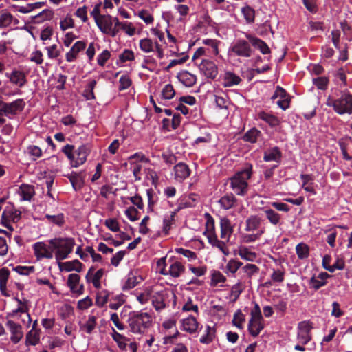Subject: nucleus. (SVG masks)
I'll return each instance as SVG.
<instances>
[{
	"mask_svg": "<svg viewBox=\"0 0 352 352\" xmlns=\"http://www.w3.org/2000/svg\"><path fill=\"white\" fill-rule=\"evenodd\" d=\"M152 316L143 311H131L129 313L128 323L131 332L143 334L152 325Z\"/></svg>",
	"mask_w": 352,
	"mask_h": 352,
	"instance_id": "1",
	"label": "nucleus"
},
{
	"mask_svg": "<svg viewBox=\"0 0 352 352\" xmlns=\"http://www.w3.org/2000/svg\"><path fill=\"white\" fill-rule=\"evenodd\" d=\"M48 242L57 261L67 258L75 245V240L72 237H57L49 240Z\"/></svg>",
	"mask_w": 352,
	"mask_h": 352,
	"instance_id": "2",
	"label": "nucleus"
},
{
	"mask_svg": "<svg viewBox=\"0 0 352 352\" xmlns=\"http://www.w3.org/2000/svg\"><path fill=\"white\" fill-rule=\"evenodd\" d=\"M251 175L252 165L247 164L242 170L237 172L230 178V186L236 195L243 196L247 193L248 180L250 178Z\"/></svg>",
	"mask_w": 352,
	"mask_h": 352,
	"instance_id": "3",
	"label": "nucleus"
},
{
	"mask_svg": "<svg viewBox=\"0 0 352 352\" xmlns=\"http://www.w3.org/2000/svg\"><path fill=\"white\" fill-rule=\"evenodd\" d=\"M326 105L333 107V110L340 115L352 114V95L344 92L337 99L329 96Z\"/></svg>",
	"mask_w": 352,
	"mask_h": 352,
	"instance_id": "4",
	"label": "nucleus"
},
{
	"mask_svg": "<svg viewBox=\"0 0 352 352\" xmlns=\"http://www.w3.org/2000/svg\"><path fill=\"white\" fill-rule=\"evenodd\" d=\"M21 217V211L18 210L13 203L8 201L4 204L1 221L6 228L12 230V223H17Z\"/></svg>",
	"mask_w": 352,
	"mask_h": 352,
	"instance_id": "5",
	"label": "nucleus"
},
{
	"mask_svg": "<svg viewBox=\"0 0 352 352\" xmlns=\"http://www.w3.org/2000/svg\"><path fill=\"white\" fill-rule=\"evenodd\" d=\"M253 307L251 309V318L248 324V330L252 336H256L263 328L261 324L262 314L261 308L256 302H252Z\"/></svg>",
	"mask_w": 352,
	"mask_h": 352,
	"instance_id": "6",
	"label": "nucleus"
},
{
	"mask_svg": "<svg viewBox=\"0 0 352 352\" xmlns=\"http://www.w3.org/2000/svg\"><path fill=\"white\" fill-rule=\"evenodd\" d=\"M25 105V103L22 98L16 99L12 102L0 100V111H3L6 117L12 119L23 110Z\"/></svg>",
	"mask_w": 352,
	"mask_h": 352,
	"instance_id": "7",
	"label": "nucleus"
},
{
	"mask_svg": "<svg viewBox=\"0 0 352 352\" xmlns=\"http://www.w3.org/2000/svg\"><path fill=\"white\" fill-rule=\"evenodd\" d=\"M113 19L114 17L110 14H103L96 22L98 28L102 33L109 34L112 37L118 34V30L113 29Z\"/></svg>",
	"mask_w": 352,
	"mask_h": 352,
	"instance_id": "8",
	"label": "nucleus"
},
{
	"mask_svg": "<svg viewBox=\"0 0 352 352\" xmlns=\"http://www.w3.org/2000/svg\"><path fill=\"white\" fill-rule=\"evenodd\" d=\"M230 52L244 58H249L252 54L250 45L244 39H237L230 47Z\"/></svg>",
	"mask_w": 352,
	"mask_h": 352,
	"instance_id": "9",
	"label": "nucleus"
},
{
	"mask_svg": "<svg viewBox=\"0 0 352 352\" xmlns=\"http://www.w3.org/2000/svg\"><path fill=\"white\" fill-rule=\"evenodd\" d=\"M312 328L309 321H302L298 323L296 338L300 344L305 345L311 340V330Z\"/></svg>",
	"mask_w": 352,
	"mask_h": 352,
	"instance_id": "10",
	"label": "nucleus"
},
{
	"mask_svg": "<svg viewBox=\"0 0 352 352\" xmlns=\"http://www.w3.org/2000/svg\"><path fill=\"white\" fill-rule=\"evenodd\" d=\"M282 158V153L280 148L274 146L265 152V162L274 161L276 164L274 165L270 170H265V179L271 177L273 170L278 167Z\"/></svg>",
	"mask_w": 352,
	"mask_h": 352,
	"instance_id": "11",
	"label": "nucleus"
},
{
	"mask_svg": "<svg viewBox=\"0 0 352 352\" xmlns=\"http://www.w3.org/2000/svg\"><path fill=\"white\" fill-rule=\"evenodd\" d=\"M199 70L204 75L210 79L214 80L218 75L217 65L208 59H201L198 65Z\"/></svg>",
	"mask_w": 352,
	"mask_h": 352,
	"instance_id": "12",
	"label": "nucleus"
},
{
	"mask_svg": "<svg viewBox=\"0 0 352 352\" xmlns=\"http://www.w3.org/2000/svg\"><path fill=\"white\" fill-rule=\"evenodd\" d=\"M33 250L37 260L53 258V250L50 244L48 245L44 242H36L33 245Z\"/></svg>",
	"mask_w": 352,
	"mask_h": 352,
	"instance_id": "13",
	"label": "nucleus"
},
{
	"mask_svg": "<svg viewBox=\"0 0 352 352\" xmlns=\"http://www.w3.org/2000/svg\"><path fill=\"white\" fill-rule=\"evenodd\" d=\"M79 330L82 333L92 334L97 327V317L89 315L85 320L78 322Z\"/></svg>",
	"mask_w": 352,
	"mask_h": 352,
	"instance_id": "14",
	"label": "nucleus"
},
{
	"mask_svg": "<svg viewBox=\"0 0 352 352\" xmlns=\"http://www.w3.org/2000/svg\"><path fill=\"white\" fill-rule=\"evenodd\" d=\"M6 327L11 333V342L13 344L19 343L23 337L21 325L12 320H8L6 322Z\"/></svg>",
	"mask_w": 352,
	"mask_h": 352,
	"instance_id": "15",
	"label": "nucleus"
},
{
	"mask_svg": "<svg viewBox=\"0 0 352 352\" xmlns=\"http://www.w3.org/2000/svg\"><path fill=\"white\" fill-rule=\"evenodd\" d=\"M89 152V148L85 144L81 145L77 150H75L74 160L72 162V167L76 168L83 164L86 162Z\"/></svg>",
	"mask_w": 352,
	"mask_h": 352,
	"instance_id": "16",
	"label": "nucleus"
},
{
	"mask_svg": "<svg viewBox=\"0 0 352 352\" xmlns=\"http://www.w3.org/2000/svg\"><path fill=\"white\" fill-rule=\"evenodd\" d=\"M174 179L182 182L187 179L191 173L189 166L184 162H179L176 164L173 168Z\"/></svg>",
	"mask_w": 352,
	"mask_h": 352,
	"instance_id": "17",
	"label": "nucleus"
},
{
	"mask_svg": "<svg viewBox=\"0 0 352 352\" xmlns=\"http://www.w3.org/2000/svg\"><path fill=\"white\" fill-rule=\"evenodd\" d=\"M6 76L10 82L19 87H23L27 82L25 74L20 70L13 69L11 72H6Z\"/></svg>",
	"mask_w": 352,
	"mask_h": 352,
	"instance_id": "18",
	"label": "nucleus"
},
{
	"mask_svg": "<svg viewBox=\"0 0 352 352\" xmlns=\"http://www.w3.org/2000/svg\"><path fill=\"white\" fill-rule=\"evenodd\" d=\"M18 194L21 201H31L36 195L35 188L30 184H22L19 188Z\"/></svg>",
	"mask_w": 352,
	"mask_h": 352,
	"instance_id": "19",
	"label": "nucleus"
},
{
	"mask_svg": "<svg viewBox=\"0 0 352 352\" xmlns=\"http://www.w3.org/2000/svg\"><path fill=\"white\" fill-rule=\"evenodd\" d=\"M80 276L78 274H70L68 276L67 285L73 293L82 294L84 292L83 285H80Z\"/></svg>",
	"mask_w": 352,
	"mask_h": 352,
	"instance_id": "20",
	"label": "nucleus"
},
{
	"mask_svg": "<svg viewBox=\"0 0 352 352\" xmlns=\"http://www.w3.org/2000/svg\"><path fill=\"white\" fill-rule=\"evenodd\" d=\"M85 174L82 172H72L67 177L75 191L80 190L85 185Z\"/></svg>",
	"mask_w": 352,
	"mask_h": 352,
	"instance_id": "21",
	"label": "nucleus"
},
{
	"mask_svg": "<svg viewBox=\"0 0 352 352\" xmlns=\"http://www.w3.org/2000/svg\"><path fill=\"white\" fill-rule=\"evenodd\" d=\"M86 47V43L83 41L76 42L70 50L66 53L65 58L67 62H74L77 58L78 54Z\"/></svg>",
	"mask_w": 352,
	"mask_h": 352,
	"instance_id": "22",
	"label": "nucleus"
},
{
	"mask_svg": "<svg viewBox=\"0 0 352 352\" xmlns=\"http://www.w3.org/2000/svg\"><path fill=\"white\" fill-rule=\"evenodd\" d=\"M142 278L140 276L137 275L136 272H130L126 277V280L122 285L123 291L129 290L138 285Z\"/></svg>",
	"mask_w": 352,
	"mask_h": 352,
	"instance_id": "23",
	"label": "nucleus"
},
{
	"mask_svg": "<svg viewBox=\"0 0 352 352\" xmlns=\"http://www.w3.org/2000/svg\"><path fill=\"white\" fill-rule=\"evenodd\" d=\"M105 272L104 269L101 268L97 270L95 273L89 275V274H87L85 276V279L87 283H92L94 287L96 289H100L101 288V283L100 280L104 276Z\"/></svg>",
	"mask_w": 352,
	"mask_h": 352,
	"instance_id": "24",
	"label": "nucleus"
},
{
	"mask_svg": "<svg viewBox=\"0 0 352 352\" xmlns=\"http://www.w3.org/2000/svg\"><path fill=\"white\" fill-rule=\"evenodd\" d=\"M221 238L228 240L233 232V227L227 217H223L220 220Z\"/></svg>",
	"mask_w": 352,
	"mask_h": 352,
	"instance_id": "25",
	"label": "nucleus"
},
{
	"mask_svg": "<svg viewBox=\"0 0 352 352\" xmlns=\"http://www.w3.org/2000/svg\"><path fill=\"white\" fill-rule=\"evenodd\" d=\"M83 264L78 259H74L71 261H67L59 264V267L61 271L72 272L76 271L80 272L82 270Z\"/></svg>",
	"mask_w": 352,
	"mask_h": 352,
	"instance_id": "26",
	"label": "nucleus"
},
{
	"mask_svg": "<svg viewBox=\"0 0 352 352\" xmlns=\"http://www.w3.org/2000/svg\"><path fill=\"white\" fill-rule=\"evenodd\" d=\"M177 77L179 82L186 87H192L197 81L196 76L190 74L188 71H182L179 72Z\"/></svg>",
	"mask_w": 352,
	"mask_h": 352,
	"instance_id": "27",
	"label": "nucleus"
},
{
	"mask_svg": "<svg viewBox=\"0 0 352 352\" xmlns=\"http://www.w3.org/2000/svg\"><path fill=\"white\" fill-rule=\"evenodd\" d=\"M151 298L156 311H160L166 307V295L164 292H156Z\"/></svg>",
	"mask_w": 352,
	"mask_h": 352,
	"instance_id": "28",
	"label": "nucleus"
},
{
	"mask_svg": "<svg viewBox=\"0 0 352 352\" xmlns=\"http://www.w3.org/2000/svg\"><path fill=\"white\" fill-rule=\"evenodd\" d=\"M182 329L190 333H195L198 329L199 323L195 317L189 316L182 320Z\"/></svg>",
	"mask_w": 352,
	"mask_h": 352,
	"instance_id": "29",
	"label": "nucleus"
},
{
	"mask_svg": "<svg viewBox=\"0 0 352 352\" xmlns=\"http://www.w3.org/2000/svg\"><path fill=\"white\" fill-rule=\"evenodd\" d=\"M241 81V78L234 73L227 71L224 74L223 78V85L225 87H232L239 85Z\"/></svg>",
	"mask_w": 352,
	"mask_h": 352,
	"instance_id": "30",
	"label": "nucleus"
},
{
	"mask_svg": "<svg viewBox=\"0 0 352 352\" xmlns=\"http://www.w3.org/2000/svg\"><path fill=\"white\" fill-rule=\"evenodd\" d=\"M217 202L224 210H229L234 207L236 202V199L233 194L230 193L221 197Z\"/></svg>",
	"mask_w": 352,
	"mask_h": 352,
	"instance_id": "31",
	"label": "nucleus"
},
{
	"mask_svg": "<svg viewBox=\"0 0 352 352\" xmlns=\"http://www.w3.org/2000/svg\"><path fill=\"white\" fill-rule=\"evenodd\" d=\"M185 271V266L179 261H173L169 266V275L173 278H178Z\"/></svg>",
	"mask_w": 352,
	"mask_h": 352,
	"instance_id": "32",
	"label": "nucleus"
},
{
	"mask_svg": "<svg viewBox=\"0 0 352 352\" xmlns=\"http://www.w3.org/2000/svg\"><path fill=\"white\" fill-rule=\"evenodd\" d=\"M245 36L249 44L250 43L254 48L259 50L264 54V41L252 34L245 33Z\"/></svg>",
	"mask_w": 352,
	"mask_h": 352,
	"instance_id": "33",
	"label": "nucleus"
},
{
	"mask_svg": "<svg viewBox=\"0 0 352 352\" xmlns=\"http://www.w3.org/2000/svg\"><path fill=\"white\" fill-rule=\"evenodd\" d=\"M40 329H31L25 336L26 345H36L40 341Z\"/></svg>",
	"mask_w": 352,
	"mask_h": 352,
	"instance_id": "34",
	"label": "nucleus"
},
{
	"mask_svg": "<svg viewBox=\"0 0 352 352\" xmlns=\"http://www.w3.org/2000/svg\"><path fill=\"white\" fill-rule=\"evenodd\" d=\"M13 20L14 16L7 10H0V28L10 26Z\"/></svg>",
	"mask_w": 352,
	"mask_h": 352,
	"instance_id": "35",
	"label": "nucleus"
},
{
	"mask_svg": "<svg viewBox=\"0 0 352 352\" xmlns=\"http://www.w3.org/2000/svg\"><path fill=\"white\" fill-rule=\"evenodd\" d=\"M111 336L121 350H126V341L129 340L127 338L117 332L114 328H112Z\"/></svg>",
	"mask_w": 352,
	"mask_h": 352,
	"instance_id": "36",
	"label": "nucleus"
},
{
	"mask_svg": "<svg viewBox=\"0 0 352 352\" xmlns=\"http://www.w3.org/2000/svg\"><path fill=\"white\" fill-rule=\"evenodd\" d=\"M45 219L48 223L56 225L58 227H63L65 223V215L63 213H59L56 215L45 214Z\"/></svg>",
	"mask_w": 352,
	"mask_h": 352,
	"instance_id": "37",
	"label": "nucleus"
},
{
	"mask_svg": "<svg viewBox=\"0 0 352 352\" xmlns=\"http://www.w3.org/2000/svg\"><path fill=\"white\" fill-rule=\"evenodd\" d=\"M261 221V218L258 216H251L246 220V226L245 230L248 232L256 230L259 228Z\"/></svg>",
	"mask_w": 352,
	"mask_h": 352,
	"instance_id": "38",
	"label": "nucleus"
},
{
	"mask_svg": "<svg viewBox=\"0 0 352 352\" xmlns=\"http://www.w3.org/2000/svg\"><path fill=\"white\" fill-rule=\"evenodd\" d=\"M26 153L32 161H36L43 155L41 148L36 145H29L26 148Z\"/></svg>",
	"mask_w": 352,
	"mask_h": 352,
	"instance_id": "39",
	"label": "nucleus"
},
{
	"mask_svg": "<svg viewBox=\"0 0 352 352\" xmlns=\"http://www.w3.org/2000/svg\"><path fill=\"white\" fill-rule=\"evenodd\" d=\"M178 210H175L170 212V215H166L163 219V232L168 234L171 228V225L174 221L175 217L177 212Z\"/></svg>",
	"mask_w": 352,
	"mask_h": 352,
	"instance_id": "40",
	"label": "nucleus"
},
{
	"mask_svg": "<svg viewBox=\"0 0 352 352\" xmlns=\"http://www.w3.org/2000/svg\"><path fill=\"white\" fill-rule=\"evenodd\" d=\"M96 80H92L89 81L87 85L86 86L82 94L86 100H94L96 98L94 89L96 87Z\"/></svg>",
	"mask_w": 352,
	"mask_h": 352,
	"instance_id": "41",
	"label": "nucleus"
},
{
	"mask_svg": "<svg viewBox=\"0 0 352 352\" xmlns=\"http://www.w3.org/2000/svg\"><path fill=\"white\" fill-rule=\"evenodd\" d=\"M206 333L200 338V342L202 344H208L213 341L215 329L209 325L206 326Z\"/></svg>",
	"mask_w": 352,
	"mask_h": 352,
	"instance_id": "42",
	"label": "nucleus"
},
{
	"mask_svg": "<svg viewBox=\"0 0 352 352\" xmlns=\"http://www.w3.org/2000/svg\"><path fill=\"white\" fill-rule=\"evenodd\" d=\"M206 237L208 239V242L214 247H217L221 252L225 253L226 243L223 241H219L216 234H207Z\"/></svg>",
	"mask_w": 352,
	"mask_h": 352,
	"instance_id": "43",
	"label": "nucleus"
},
{
	"mask_svg": "<svg viewBox=\"0 0 352 352\" xmlns=\"http://www.w3.org/2000/svg\"><path fill=\"white\" fill-rule=\"evenodd\" d=\"M261 135V133L260 131L255 128H252L244 134L243 140L245 142L254 143L256 142L258 137Z\"/></svg>",
	"mask_w": 352,
	"mask_h": 352,
	"instance_id": "44",
	"label": "nucleus"
},
{
	"mask_svg": "<svg viewBox=\"0 0 352 352\" xmlns=\"http://www.w3.org/2000/svg\"><path fill=\"white\" fill-rule=\"evenodd\" d=\"M140 47L145 53L153 52L155 47V43L150 38H143L140 41Z\"/></svg>",
	"mask_w": 352,
	"mask_h": 352,
	"instance_id": "45",
	"label": "nucleus"
},
{
	"mask_svg": "<svg viewBox=\"0 0 352 352\" xmlns=\"http://www.w3.org/2000/svg\"><path fill=\"white\" fill-rule=\"evenodd\" d=\"M204 217L206 219V230L204 231V234L207 236V234H215L214 220L213 217L209 213H206Z\"/></svg>",
	"mask_w": 352,
	"mask_h": 352,
	"instance_id": "46",
	"label": "nucleus"
},
{
	"mask_svg": "<svg viewBox=\"0 0 352 352\" xmlns=\"http://www.w3.org/2000/svg\"><path fill=\"white\" fill-rule=\"evenodd\" d=\"M296 252L300 259H305L309 255V248L307 244L300 243L296 246Z\"/></svg>",
	"mask_w": 352,
	"mask_h": 352,
	"instance_id": "47",
	"label": "nucleus"
},
{
	"mask_svg": "<svg viewBox=\"0 0 352 352\" xmlns=\"http://www.w3.org/2000/svg\"><path fill=\"white\" fill-rule=\"evenodd\" d=\"M109 293L104 289L98 292L96 294V305L98 307H103L108 301Z\"/></svg>",
	"mask_w": 352,
	"mask_h": 352,
	"instance_id": "48",
	"label": "nucleus"
},
{
	"mask_svg": "<svg viewBox=\"0 0 352 352\" xmlns=\"http://www.w3.org/2000/svg\"><path fill=\"white\" fill-rule=\"evenodd\" d=\"M239 255L243 259L248 261H254L256 258V254L251 252L248 248L241 246L239 249Z\"/></svg>",
	"mask_w": 352,
	"mask_h": 352,
	"instance_id": "49",
	"label": "nucleus"
},
{
	"mask_svg": "<svg viewBox=\"0 0 352 352\" xmlns=\"http://www.w3.org/2000/svg\"><path fill=\"white\" fill-rule=\"evenodd\" d=\"M245 315L242 313L241 310L238 309L233 317L232 324L238 329H243L245 322Z\"/></svg>",
	"mask_w": 352,
	"mask_h": 352,
	"instance_id": "50",
	"label": "nucleus"
},
{
	"mask_svg": "<svg viewBox=\"0 0 352 352\" xmlns=\"http://www.w3.org/2000/svg\"><path fill=\"white\" fill-rule=\"evenodd\" d=\"M54 16V12L52 10L46 9L38 13L34 16L36 23H41L43 21L50 20Z\"/></svg>",
	"mask_w": 352,
	"mask_h": 352,
	"instance_id": "51",
	"label": "nucleus"
},
{
	"mask_svg": "<svg viewBox=\"0 0 352 352\" xmlns=\"http://www.w3.org/2000/svg\"><path fill=\"white\" fill-rule=\"evenodd\" d=\"M45 50H47L48 58L55 59L60 55L63 48L61 47L58 48L57 45L54 44L46 47Z\"/></svg>",
	"mask_w": 352,
	"mask_h": 352,
	"instance_id": "52",
	"label": "nucleus"
},
{
	"mask_svg": "<svg viewBox=\"0 0 352 352\" xmlns=\"http://www.w3.org/2000/svg\"><path fill=\"white\" fill-rule=\"evenodd\" d=\"M280 122V119L277 116L270 113H265V123H267L270 127L276 128Z\"/></svg>",
	"mask_w": 352,
	"mask_h": 352,
	"instance_id": "53",
	"label": "nucleus"
},
{
	"mask_svg": "<svg viewBox=\"0 0 352 352\" xmlns=\"http://www.w3.org/2000/svg\"><path fill=\"white\" fill-rule=\"evenodd\" d=\"M175 94L173 86L171 84H167L162 91V97L164 99L169 100L174 97Z\"/></svg>",
	"mask_w": 352,
	"mask_h": 352,
	"instance_id": "54",
	"label": "nucleus"
},
{
	"mask_svg": "<svg viewBox=\"0 0 352 352\" xmlns=\"http://www.w3.org/2000/svg\"><path fill=\"white\" fill-rule=\"evenodd\" d=\"M263 233V231L260 230L256 234H243L241 235V240L244 243L254 242L258 239Z\"/></svg>",
	"mask_w": 352,
	"mask_h": 352,
	"instance_id": "55",
	"label": "nucleus"
},
{
	"mask_svg": "<svg viewBox=\"0 0 352 352\" xmlns=\"http://www.w3.org/2000/svg\"><path fill=\"white\" fill-rule=\"evenodd\" d=\"M75 146L71 144H66L64 146L61 151L67 156L68 160L70 162V164L72 166V162L74 160V153H75Z\"/></svg>",
	"mask_w": 352,
	"mask_h": 352,
	"instance_id": "56",
	"label": "nucleus"
},
{
	"mask_svg": "<svg viewBox=\"0 0 352 352\" xmlns=\"http://www.w3.org/2000/svg\"><path fill=\"white\" fill-rule=\"evenodd\" d=\"M313 83L318 89L325 90L327 88L329 79L324 76H320L313 79Z\"/></svg>",
	"mask_w": 352,
	"mask_h": 352,
	"instance_id": "57",
	"label": "nucleus"
},
{
	"mask_svg": "<svg viewBox=\"0 0 352 352\" xmlns=\"http://www.w3.org/2000/svg\"><path fill=\"white\" fill-rule=\"evenodd\" d=\"M265 214L267 219L274 225H276L280 219L279 214L272 209H266Z\"/></svg>",
	"mask_w": 352,
	"mask_h": 352,
	"instance_id": "58",
	"label": "nucleus"
},
{
	"mask_svg": "<svg viewBox=\"0 0 352 352\" xmlns=\"http://www.w3.org/2000/svg\"><path fill=\"white\" fill-rule=\"evenodd\" d=\"M74 27V21L71 16L67 15L66 17L60 21V28L63 31Z\"/></svg>",
	"mask_w": 352,
	"mask_h": 352,
	"instance_id": "59",
	"label": "nucleus"
},
{
	"mask_svg": "<svg viewBox=\"0 0 352 352\" xmlns=\"http://www.w3.org/2000/svg\"><path fill=\"white\" fill-rule=\"evenodd\" d=\"M243 289V285L240 283H238L232 286L231 289L230 296L232 298L233 301H236L238 299Z\"/></svg>",
	"mask_w": 352,
	"mask_h": 352,
	"instance_id": "60",
	"label": "nucleus"
},
{
	"mask_svg": "<svg viewBox=\"0 0 352 352\" xmlns=\"http://www.w3.org/2000/svg\"><path fill=\"white\" fill-rule=\"evenodd\" d=\"M285 271L280 269H274L273 273L271 275V278L273 282L281 283L284 280Z\"/></svg>",
	"mask_w": 352,
	"mask_h": 352,
	"instance_id": "61",
	"label": "nucleus"
},
{
	"mask_svg": "<svg viewBox=\"0 0 352 352\" xmlns=\"http://www.w3.org/2000/svg\"><path fill=\"white\" fill-rule=\"evenodd\" d=\"M241 12L248 23L254 21V10L250 6H246L242 8Z\"/></svg>",
	"mask_w": 352,
	"mask_h": 352,
	"instance_id": "62",
	"label": "nucleus"
},
{
	"mask_svg": "<svg viewBox=\"0 0 352 352\" xmlns=\"http://www.w3.org/2000/svg\"><path fill=\"white\" fill-rule=\"evenodd\" d=\"M134 53L131 50H124L119 56V60L124 63L126 61L133 60L134 59Z\"/></svg>",
	"mask_w": 352,
	"mask_h": 352,
	"instance_id": "63",
	"label": "nucleus"
},
{
	"mask_svg": "<svg viewBox=\"0 0 352 352\" xmlns=\"http://www.w3.org/2000/svg\"><path fill=\"white\" fill-rule=\"evenodd\" d=\"M138 15L146 24H151L154 21V18L152 14L146 10H140Z\"/></svg>",
	"mask_w": 352,
	"mask_h": 352,
	"instance_id": "64",
	"label": "nucleus"
}]
</instances>
